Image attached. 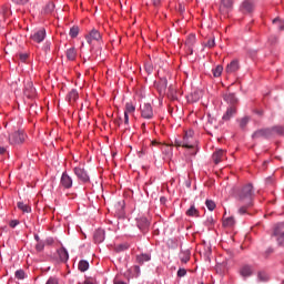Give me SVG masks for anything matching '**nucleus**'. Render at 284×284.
Segmentation results:
<instances>
[{
    "instance_id": "1",
    "label": "nucleus",
    "mask_w": 284,
    "mask_h": 284,
    "mask_svg": "<svg viewBox=\"0 0 284 284\" xmlns=\"http://www.w3.org/2000/svg\"><path fill=\"white\" fill-rule=\"evenodd\" d=\"M252 199H254L253 186L252 184H246L237 195V201H240V203H245L244 206L239 209V214H247V207H252L253 205Z\"/></svg>"
},
{
    "instance_id": "2",
    "label": "nucleus",
    "mask_w": 284,
    "mask_h": 284,
    "mask_svg": "<svg viewBox=\"0 0 284 284\" xmlns=\"http://www.w3.org/2000/svg\"><path fill=\"white\" fill-rule=\"evenodd\" d=\"M26 141V133L23 131H16L9 135V143L11 145H21Z\"/></svg>"
},
{
    "instance_id": "3",
    "label": "nucleus",
    "mask_w": 284,
    "mask_h": 284,
    "mask_svg": "<svg viewBox=\"0 0 284 284\" xmlns=\"http://www.w3.org/2000/svg\"><path fill=\"white\" fill-rule=\"evenodd\" d=\"M273 236L276 237L278 245H284V222L275 225Z\"/></svg>"
},
{
    "instance_id": "4",
    "label": "nucleus",
    "mask_w": 284,
    "mask_h": 284,
    "mask_svg": "<svg viewBox=\"0 0 284 284\" xmlns=\"http://www.w3.org/2000/svg\"><path fill=\"white\" fill-rule=\"evenodd\" d=\"M73 172L79 181H81L82 183H90V175H88V171H85L84 168L75 166L73 169Z\"/></svg>"
},
{
    "instance_id": "5",
    "label": "nucleus",
    "mask_w": 284,
    "mask_h": 284,
    "mask_svg": "<svg viewBox=\"0 0 284 284\" xmlns=\"http://www.w3.org/2000/svg\"><path fill=\"white\" fill-rule=\"evenodd\" d=\"M254 8H256L254 1L244 0L240 6V12H242V14H252V12H254Z\"/></svg>"
},
{
    "instance_id": "6",
    "label": "nucleus",
    "mask_w": 284,
    "mask_h": 284,
    "mask_svg": "<svg viewBox=\"0 0 284 284\" xmlns=\"http://www.w3.org/2000/svg\"><path fill=\"white\" fill-rule=\"evenodd\" d=\"M194 132L189 131L185 133L183 140H182V145L183 148H187L189 150H192L195 145L194 138H193Z\"/></svg>"
},
{
    "instance_id": "7",
    "label": "nucleus",
    "mask_w": 284,
    "mask_h": 284,
    "mask_svg": "<svg viewBox=\"0 0 284 284\" xmlns=\"http://www.w3.org/2000/svg\"><path fill=\"white\" fill-rule=\"evenodd\" d=\"M141 110V116L143 119H153L154 118V111L152 110V105L150 103H145L142 106H140Z\"/></svg>"
},
{
    "instance_id": "8",
    "label": "nucleus",
    "mask_w": 284,
    "mask_h": 284,
    "mask_svg": "<svg viewBox=\"0 0 284 284\" xmlns=\"http://www.w3.org/2000/svg\"><path fill=\"white\" fill-rule=\"evenodd\" d=\"M234 8V0H221L220 12L227 14Z\"/></svg>"
},
{
    "instance_id": "9",
    "label": "nucleus",
    "mask_w": 284,
    "mask_h": 284,
    "mask_svg": "<svg viewBox=\"0 0 284 284\" xmlns=\"http://www.w3.org/2000/svg\"><path fill=\"white\" fill-rule=\"evenodd\" d=\"M31 41H33V43H42V41H45V29H40L38 31H34L31 36H30Z\"/></svg>"
},
{
    "instance_id": "10",
    "label": "nucleus",
    "mask_w": 284,
    "mask_h": 284,
    "mask_svg": "<svg viewBox=\"0 0 284 284\" xmlns=\"http://www.w3.org/2000/svg\"><path fill=\"white\" fill-rule=\"evenodd\" d=\"M253 139H270L272 138V129H260L252 135Z\"/></svg>"
},
{
    "instance_id": "11",
    "label": "nucleus",
    "mask_w": 284,
    "mask_h": 284,
    "mask_svg": "<svg viewBox=\"0 0 284 284\" xmlns=\"http://www.w3.org/2000/svg\"><path fill=\"white\" fill-rule=\"evenodd\" d=\"M60 185L64 187V190H70V187H72V178L68 174V172L62 173Z\"/></svg>"
},
{
    "instance_id": "12",
    "label": "nucleus",
    "mask_w": 284,
    "mask_h": 284,
    "mask_svg": "<svg viewBox=\"0 0 284 284\" xmlns=\"http://www.w3.org/2000/svg\"><path fill=\"white\" fill-rule=\"evenodd\" d=\"M24 94L28 97V99H31V97L37 94V89H34V84L30 80L24 83Z\"/></svg>"
},
{
    "instance_id": "13",
    "label": "nucleus",
    "mask_w": 284,
    "mask_h": 284,
    "mask_svg": "<svg viewBox=\"0 0 284 284\" xmlns=\"http://www.w3.org/2000/svg\"><path fill=\"white\" fill-rule=\"evenodd\" d=\"M240 68H241V65L239 64V60H233V61H231L230 64L226 65L225 73L234 74V72H239Z\"/></svg>"
},
{
    "instance_id": "14",
    "label": "nucleus",
    "mask_w": 284,
    "mask_h": 284,
    "mask_svg": "<svg viewBox=\"0 0 284 284\" xmlns=\"http://www.w3.org/2000/svg\"><path fill=\"white\" fill-rule=\"evenodd\" d=\"M155 85L159 94H165V90H168V78H161Z\"/></svg>"
},
{
    "instance_id": "15",
    "label": "nucleus",
    "mask_w": 284,
    "mask_h": 284,
    "mask_svg": "<svg viewBox=\"0 0 284 284\" xmlns=\"http://www.w3.org/2000/svg\"><path fill=\"white\" fill-rule=\"evenodd\" d=\"M92 41H101V33L97 29L91 30L87 36V42L92 43Z\"/></svg>"
},
{
    "instance_id": "16",
    "label": "nucleus",
    "mask_w": 284,
    "mask_h": 284,
    "mask_svg": "<svg viewBox=\"0 0 284 284\" xmlns=\"http://www.w3.org/2000/svg\"><path fill=\"white\" fill-rule=\"evenodd\" d=\"M225 151L223 150H216L214 153H213V161L215 163V165H219V163H221V161H225Z\"/></svg>"
},
{
    "instance_id": "17",
    "label": "nucleus",
    "mask_w": 284,
    "mask_h": 284,
    "mask_svg": "<svg viewBox=\"0 0 284 284\" xmlns=\"http://www.w3.org/2000/svg\"><path fill=\"white\" fill-rule=\"evenodd\" d=\"M138 227L142 232H145L148 227H150V221H148V217L141 216L138 219Z\"/></svg>"
},
{
    "instance_id": "18",
    "label": "nucleus",
    "mask_w": 284,
    "mask_h": 284,
    "mask_svg": "<svg viewBox=\"0 0 284 284\" xmlns=\"http://www.w3.org/2000/svg\"><path fill=\"white\" fill-rule=\"evenodd\" d=\"M93 239L95 243H103L105 241V231L103 229H99L94 232Z\"/></svg>"
},
{
    "instance_id": "19",
    "label": "nucleus",
    "mask_w": 284,
    "mask_h": 284,
    "mask_svg": "<svg viewBox=\"0 0 284 284\" xmlns=\"http://www.w3.org/2000/svg\"><path fill=\"white\" fill-rule=\"evenodd\" d=\"M224 101H226V103H229V105H233V106H235L236 103H239V99L236 98V95L234 93L224 94Z\"/></svg>"
},
{
    "instance_id": "20",
    "label": "nucleus",
    "mask_w": 284,
    "mask_h": 284,
    "mask_svg": "<svg viewBox=\"0 0 284 284\" xmlns=\"http://www.w3.org/2000/svg\"><path fill=\"white\" fill-rule=\"evenodd\" d=\"M234 114H236V106L234 105H230L226 110V112L224 113V115L222 116L223 121H230V119H232V116H234Z\"/></svg>"
},
{
    "instance_id": "21",
    "label": "nucleus",
    "mask_w": 284,
    "mask_h": 284,
    "mask_svg": "<svg viewBox=\"0 0 284 284\" xmlns=\"http://www.w3.org/2000/svg\"><path fill=\"white\" fill-rule=\"evenodd\" d=\"M149 261H152V255L148 253L136 255V263H139V265H143V263H148Z\"/></svg>"
},
{
    "instance_id": "22",
    "label": "nucleus",
    "mask_w": 284,
    "mask_h": 284,
    "mask_svg": "<svg viewBox=\"0 0 284 284\" xmlns=\"http://www.w3.org/2000/svg\"><path fill=\"white\" fill-rule=\"evenodd\" d=\"M58 254H59V258L62 263H68L70 255L68 254V250H65V247L58 250Z\"/></svg>"
},
{
    "instance_id": "23",
    "label": "nucleus",
    "mask_w": 284,
    "mask_h": 284,
    "mask_svg": "<svg viewBox=\"0 0 284 284\" xmlns=\"http://www.w3.org/2000/svg\"><path fill=\"white\" fill-rule=\"evenodd\" d=\"M240 274L241 276H243V278L250 277L253 274L252 266L250 265L242 266V268L240 270Z\"/></svg>"
},
{
    "instance_id": "24",
    "label": "nucleus",
    "mask_w": 284,
    "mask_h": 284,
    "mask_svg": "<svg viewBox=\"0 0 284 284\" xmlns=\"http://www.w3.org/2000/svg\"><path fill=\"white\" fill-rule=\"evenodd\" d=\"M162 154H164V159L170 161L172 159V146L170 145H161Z\"/></svg>"
},
{
    "instance_id": "25",
    "label": "nucleus",
    "mask_w": 284,
    "mask_h": 284,
    "mask_svg": "<svg viewBox=\"0 0 284 284\" xmlns=\"http://www.w3.org/2000/svg\"><path fill=\"white\" fill-rule=\"evenodd\" d=\"M69 103H74L79 99V92L77 90H71L67 97Z\"/></svg>"
},
{
    "instance_id": "26",
    "label": "nucleus",
    "mask_w": 284,
    "mask_h": 284,
    "mask_svg": "<svg viewBox=\"0 0 284 284\" xmlns=\"http://www.w3.org/2000/svg\"><path fill=\"white\" fill-rule=\"evenodd\" d=\"M78 270L80 272H88V270H90V263L85 260L80 261L78 264Z\"/></svg>"
},
{
    "instance_id": "27",
    "label": "nucleus",
    "mask_w": 284,
    "mask_h": 284,
    "mask_svg": "<svg viewBox=\"0 0 284 284\" xmlns=\"http://www.w3.org/2000/svg\"><path fill=\"white\" fill-rule=\"evenodd\" d=\"M67 59L68 61H74L77 59V49L70 48L67 50Z\"/></svg>"
},
{
    "instance_id": "28",
    "label": "nucleus",
    "mask_w": 284,
    "mask_h": 284,
    "mask_svg": "<svg viewBox=\"0 0 284 284\" xmlns=\"http://www.w3.org/2000/svg\"><path fill=\"white\" fill-rule=\"evenodd\" d=\"M271 130H272V136H274V134H278V136H283L284 134V128L281 125L273 126L271 128Z\"/></svg>"
},
{
    "instance_id": "29",
    "label": "nucleus",
    "mask_w": 284,
    "mask_h": 284,
    "mask_svg": "<svg viewBox=\"0 0 284 284\" xmlns=\"http://www.w3.org/2000/svg\"><path fill=\"white\" fill-rule=\"evenodd\" d=\"M18 209L21 210V212H26L27 214L32 212V209L23 202H18Z\"/></svg>"
},
{
    "instance_id": "30",
    "label": "nucleus",
    "mask_w": 284,
    "mask_h": 284,
    "mask_svg": "<svg viewBox=\"0 0 284 284\" xmlns=\"http://www.w3.org/2000/svg\"><path fill=\"white\" fill-rule=\"evenodd\" d=\"M180 260L182 263H187L190 261V251H183L180 253Z\"/></svg>"
},
{
    "instance_id": "31",
    "label": "nucleus",
    "mask_w": 284,
    "mask_h": 284,
    "mask_svg": "<svg viewBox=\"0 0 284 284\" xmlns=\"http://www.w3.org/2000/svg\"><path fill=\"white\" fill-rule=\"evenodd\" d=\"M234 223H235V221H234V219L232 216L231 217H226L223 221L224 227H234Z\"/></svg>"
},
{
    "instance_id": "32",
    "label": "nucleus",
    "mask_w": 284,
    "mask_h": 284,
    "mask_svg": "<svg viewBox=\"0 0 284 284\" xmlns=\"http://www.w3.org/2000/svg\"><path fill=\"white\" fill-rule=\"evenodd\" d=\"M44 12L47 14L54 12V2L47 3V6L44 7Z\"/></svg>"
},
{
    "instance_id": "33",
    "label": "nucleus",
    "mask_w": 284,
    "mask_h": 284,
    "mask_svg": "<svg viewBox=\"0 0 284 284\" xmlns=\"http://www.w3.org/2000/svg\"><path fill=\"white\" fill-rule=\"evenodd\" d=\"M136 110V108H134L133 105H132V103H126L125 104V111H124V114H132V113H134V111Z\"/></svg>"
},
{
    "instance_id": "34",
    "label": "nucleus",
    "mask_w": 284,
    "mask_h": 284,
    "mask_svg": "<svg viewBox=\"0 0 284 284\" xmlns=\"http://www.w3.org/2000/svg\"><path fill=\"white\" fill-rule=\"evenodd\" d=\"M205 205H206L207 210H210V212H213V210L216 209V203L212 200H206Z\"/></svg>"
},
{
    "instance_id": "35",
    "label": "nucleus",
    "mask_w": 284,
    "mask_h": 284,
    "mask_svg": "<svg viewBox=\"0 0 284 284\" xmlns=\"http://www.w3.org/2000/svg\"><path fill=\"white\" fill-rule=\"evenodd\" d=\"M221 74H223V65H217L213 69V77L219 78Z\"/></svg>"
},
{
    "instance_id": "36",
    "label": "nucleus",
    "mask_w": 284,
    "mask_h": 284,
    "mask_svg": "<svg viewBox=\"0 0 284 284\" xmlns=\"http://www.w3.org/2000/svg\"><path fill=\"white\" fill-rule=\"evenodd\" d=\"M70 37H72V39L79 37V27L74 26L70 29L69 32Z\"/></svg>"
},
{
    "instance_id": "37",
    "label": "nucleus",
    "mask_w": 284,
    "mask_h": 284,
    "mask_svg": "<svg viewBox=\"0 0 284 284\" xmlns=\"http://www.w3.org/2000/svg\"><path fill=\"white\" fill-rule=\"evenodd\" d=\"M186 215H187V216H199V211L196 210V207L191 206V207L186 211Z\"/></svg>"
},
{
    "instance_id": "38",
    "label": "nucleus",
    "mask_w": 284,
    "mask_h": 284,
    "mask_svg": "<svg viewBox=\"0 0 284 284\" xmlns=\"http://www.w3.org/2000/svg\"><path fill=\"white\" fill-rule=\"evenodd\" d=\"M274 26H277L278 30H284V22L283 20H280L278 18L273 19Z\"/></svg>"
},
{
    "instance_id": "39",
    "label": "nucleus",
    "mask_w": 284,
    "mask_h": 284,
    "mask_svg": "<svg viewBox=\"0 0 284 284\" xmlns=\"http://www.w3.org/2000/svg\"><path fill=\"white\" fill-rule=\"evenodd\" d=\"M258 281H261L262 283H265L266 281H268V276L265 272H260L257 275Z\"/></svg>"
},
{
    "instance_id": "40",
    "label": "nucleus",
    "mask_w": 284,
    "mask_h": 284,
    "mask_svg": "<svg viewBox=\"0 0 284 284\" xmlns=\"http://www.w3.org/2000/svg\"><path fill=\"white\" fill-rule=\"evenodd\" d=\"M16 278H18L19 281H23V278H26V272L23 270H18L16 272Z\"/></svg>"
},
{
    "instance_id": "41",
    "label": "nucleus",
    "mask_w": 284,
    "mask_h": 284,
    "mask_svg": "<svg viewBox=\"0 0 284 284\" xmlns=\"http://www.w3.org/2000/svg\"><path fill=\"white\" fill-rule=\"evenodd\" d=\"M214 45H216L214 38H209L205 42V48H214Z\"/></svg>"
},
{
    "instance_id": "42",
    "label": "nucleus",
    "mask_w": 284,
    "mask_h": 284,
    "mask_svg": "<svg viewBox=\"0 0 284 284\" xmlns=\"http://www.w3.org/2000/svg\"><path fill=\"white\" fill-rule=\"evenodd\" d=\"M247 123H250V118L245 116L241 120L240 126L243 129L245 125H247Z\"/></svg>"
},
{
    "instance_id": "43",
    "label": "nucleus",
    "mask_w": 284,
    "mask_h": 284,
    "mask_svg": "<svg viewBox=\"0 0 284 284\" xmlns=\"http://www.w3.org/2000/svg\"><path fill=\"white\" fill-rule=\"evenodd\" d=\"M128 247H130L128 244H120L116 246V252H124Z\"/></svg>"
},
{
    "instance_id": "44",
    "label": "nucleus",
    "mask_w": 284,
    "mask_h": 284,
    "mask_svg": "<svg viewBox=\"0 0 284 284\" xmlns=\"http://www.w3.org/2000/svg\"><path fill=\"white\" fill-rule=\"evenodd\" d=\"M187 274V271L185 268H179L178 276L179 278H183Z\"/></svg>"
},
{
    "instance_id": "45",
    "label": "nucleus",
    "mask_w": 284,
    "mask_h": 284,
    "mask_svg": "<svg viewBox=\"0 0 284 284\" xmlns=\"http://www.w3.org/2000/svg\"><path fill=\"white\" fill-rule=\"evenodd\" d=\"M19 59H20V61L26 63V61H28V53H20L19 54Z\"/></svg>"
},
{
    "instance_id": "46",
    "label": "nucleus",
    "mask_w": 284,
    "mask_h": 284,
    "mask_svg": "<svg viewBox=\"0 0 284 284\" xmlns=\"http://www.w3.org/2000/svg\"><path fill=\"white\" fill-rule=\"evenodd\" d=\"M154 68L152 67V64L148 63L145 64V71L148 72V74H152Z\"/></svg>"
},
{
    "instance_id": "47",
    "label": "nucleus",
    "mask_w": 284,
    "mask_h": 284,
    "mask_svg": "<svg viewBox=\"0 0 284 284\" xmlns=\"http://www.w3.org/2000/svg\"><path fill=\"white\" fill-rule=\"evenodd\" d=\"M30 0H13V3H17L18 6H26Z\"/></svg>"
},
{
    "instance_id": "48",
    "label": "nucleus",
    "mask_w": 284,
    "mask_h": 284,
    "mask_svg": "<svg viewBox=\"0 0 284 284\" xmlns=\"http://www.w3.org/2000/svg\"><path fill=\"white\" fill-rule=\"evenodd\" d=\"M45 284H59V280H57L55 277H50Z\"/></svg>"
},
{
    "instance_id": "49",
    "label": "nucleus",
    "mask_w": 284,
    "mask_h": 284,
    "mask_svg": "<svg viewBox=\"0 0 284 284\" xmlns=\"http://www.w3.org/2000/svg\"><path fill=\"white\" fill-rule=\"evenodd\" d=\"M209 116V120H207V123L209 125H214V123H216V119L212 118V115H207Z\"/></svg>"
},
{
    "instance_id": "50",
    "label": "nucleus",
    "mask_w": 284,
    "mask_h": 284,
    "mask_svg": "<svg viewBox=\"0 0 284 284\" xmlns=\"http://www.w3.org/2000/svg\"><path fill=\"white\" fill-rule=\"evenodd\" d=\"M43 247H45V245H43V243H38L37 246H36V250L38 252H43Z\"/></svg>"
},
{
    "instance_id": "51",
    "label": "nucleus",
    "mask_w": 284,
    "mask_h": 284,
    "mask_svg": "<svg viewBox=\"0 0 284 284\" xmlns=\"http://www.w3.org/2000/svg\"><path fill=\"white\" fill-rule=\"evenodd\" d=\"M174 146L175 148H183V141L175 140Z\"/></svg>"
},
{
    "instance_id": "52",
    "label": "nucleus",
    "mask_w": 284,
    "mask_h": 284,
    "mask_svg": "<svg viewBox=\"0 0 284 284\" xmlns=\"http://www.w3.org/2000/svg\"><path fill=\"white\" fill-rule=\"evenodd\" d=\"M124 123L125 125L130 124V115H128V113H124Z\"/></svg>"
},
{
    "instance_id": "53",
    "label": "nucleus",
    "mask_w": 284,
    "mask_h": 284,
    "mask_svg": "<svg viewBox=\"0 0 284 284\" xmlns=\"http://www.w3.org/2000/svg\"><path fill=\"white\" fill-rule=\"evenodd\" d=\"M16 225H19V221L13 220L10 222V227H14Z\"/></svg>"
},
{
    "instance_id": "54",
    "label": "nucleus",
    "mask_w": 284,
    "mask_h": 284,
    "mask_svg": "<svg viewBox=\"0 0 284 284\" xmlns=\"http://www.w3.org/2000/svg\"><path fill=\"white\" fill-rule=\"evenodd\" d=\"M153 6H159V3H161V0H151Z\"/></svg>"
},
{
    "instance_id": "55",
    "label": "nucleus",
    "mask_w": 284,
    "mask_h": 284,
    "mask_svg": "<svg viewBox=\"0 0 284 284\" xmlns=\"http://www.w3.org/2000/svg\"><path fill=\"white\" fill-rule=\"evenodd\" d=\"M0 154H6V148L0 146Z\"/></svg>"
},
{
    "instance_id": "56",
    "label": "nucleus",
    "mask_w": 284,
    "mask_h": 284,
    "mask_svg": "<svg viewBox=\"0 0 284 284\" xmlns=\"http://www.w3.org/2000/svg\"><path fill=\"white\" fill-rule=\"evenodd\" d=\"M134 272H136V274H139L141 272V267L134 266Z\"/></svg>"
},
{
    "instance_id": "57",
    "label": "nucleus",
    "mask_w": 284,
    "mask_h": 284,
    "mask_svg": "<svg viewBox=\"0 0 284 284\" xmlns=\"http://www.w3.org/2000/svg\"><path fill=\"white\" fill-rule=\"evenodd\" d=\"M151 145H161V143H159L158 141H152Z\"/></svg>"
},
{
    "instance_id": "58",
    "label": "nucleus",
    "mask_w": 284,
    "mask_h": 284,
    "mask_svg": "<svg viewBox=\"0 0 284 284\" xmlns=\"http://www.w3.org/2000/svg\"><path fill=\"white\" fill-rule=\"evenodd\" d=\"M114 284H126V283L123 281H114Z\"/></svg>"
},
{
    "instance_id": "59",
    "label": "nucleus",
    "mask_w": 284,
    "mask_h": 284,
    "mask_svg": "<svg viewBox=\"0 0 284 284\" xmlns=\"http://www.w3.org/2000/svg\"><path fill=\"white\" fill-rule=\"evenodd\" d=\"M48 245H52V240L47 241Z\"/></svg>"
},
{
    "instance_id": "60",
    "label": "nucleus",
    "mask_w": 284,
    "mask_h": 284,
    "mask_svg": "<svg viewBox=\"0 0 284 284\" xmlns=\"http://www.w3.org/2000/svg\"><path fill=\"white\" fill-rule=\"evenodd\" d=\"M169 90H170V92H171V94H172V93H173V91H172V87H170V88H169Z\"/></svg>"
},
{
    "instance_id": "61",
    "label": "nucleus",
    "mask_w": 284,
    "mask_h": 284,
    "mask_svg": "<svg viewBox=\"0 0 284 284\" xmlns=\"http://www.w3.org/2000/svg\"><path fill=\"white\" fill-rule=\"evenodd\" d=\"M142 128H145V123L142 124Z\"/></svg>"
},
{
    "instance_id": "62",
    "label": "nucleus",
    "mask_w": 284,
    "mask_h": 284,
    "mask_svg": "<svg viewBox=\"0 0 284 284\" xmlns=\"http://www.w3.org/2000/svg\"><path fill=\"white\" fill-rule=\"evenodd\" d=\"M37 241H39V236H36Z\"/></svg>"
}]
</instances>
